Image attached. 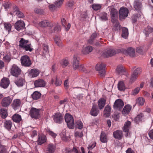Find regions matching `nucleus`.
<instances>
[{
    "mask_svg": "<svg viewBox=\"0 0 153 153\" xmlns=\"http://www.w3.org/2000/svg\"><path fill=\"white\" fill-rule=\"evenodd\" d=\"M138 76L132 74L131 75V77L130 79V81L131 82H134Z\"/></svg>",
    "mask_w": 153,
    "mask_h": 153,
    "instance_id": "obj_59",
    "label": "nucleus"
},
{
    "mask_svg": "<svg viewBox=\"0 0 153 153\" xmlns=\"http://www.w3.org/2000/svg\"><path fill=\"white\" fill-rule=\"evenodd\" d=\"M111 108L109 105L105 107L104 111V116L106 117H108L110 115Z\"/></svg>",
    "mask_w": 153,
    "mask_h": 153,
    "instance_id": "obj_21",
    "label": "nucleus"
},
{
    "mask_svg": "<svg viewBox=\"0 0 153 153\" xmlns=\"http://www.w3.org/2000/svg\"><path fill=\"white\" fill-rule=\"evenodd\" d=\"M79 58L77 55H74L72 59V65L74 70L84 71L85 69L82 65H80L79 62Z\"/></svg>",
    "mask_w": 153,
    "mask_h": 153,
    "instance_id": "obj_1",
    "label": "nucleus"
},
{
    "mask_svg": "<svg viewBox=\"0 0 153 153\" xmlns=\"http://www.w3.org/2000/svg\"><path fill=\"white\" fill-rule=\"evenodd\" d=\"M63 117L60 113H56L53 116V119L56 123H60L62 121Z\"/></svg>",
    "mask_w": 153,
    "mask_h": 153,
    "instance_id": "obj_16",
    "label": "nucleus"
},
{
    "mask_svg": "<svg viewBox=\"0 0 153 153\" xmlns=\"http://www.w3.org/2000/svg\"><path fill=\"white\" fill-rule=\"evenodd\" d=\"M20 61L22 65L24 66L28 67L31 64L29 57L27 55L22 56L21 57Z\"/></svg>",
    "mask_w": 153,
    "mask_h": 153,
    "instance_id": "obj_6",
    "label": "nucleus"
},
{
    "mask_svg": "<svg viewBox=\"0 0 153 153\" xmlns=\"http://www.w3.org/2000/svg\"><path fill=\"white\" fill-rule=\"evenodd\" d=\"M101 7V5L100 4H94L92 5V8L95 10H100Z\"/></svg>",
    "mask_w": 153,
    "mask_h": 153,
    "instance_id": "obj_51",
    "label": "nucleus"
},
{
    "mask_svg": "<svg viewBox=\"0 0 153 153\" xmlns=\"http://www.w3.org/2000/svg\"><path fill=\"white\" fill-rule=\"evenodd\" d=\"M124 50L123 48L118 49L117 51L113 49H109L104 52L102 54V56L104 57H108L114 56L117 53L123 52Z\"/></svg>",
    "mask_w": 153,
    "mask_h": 153,
    "instance_id": "obj_3",
    "label": "nucleus"
},
{
    "mask_svg": "<svg viewBox=\"0 0 153 153\" xmlns=\"http://www.w3.org/2000/svg\"><path fill=\"white\" fill-rule=\"evenodd\" d=\"M15 10L14 13L17 15L18 17L19 18H22L24 17V15L23 13L19 10L18 8L17 7H15L14 8Z\"/></svg>",
    "mask_w": 153,
    "mask_h": 153,
    "instance_id": "obj_40",
    "label": "nucleus"
},
{
    "mask_svg": "<svg viewBox=\"0 0 153 153\" xmlns=\"http://www.w3.org/2000/svg\"><path fill=\"white\" fill-rule=\"evenodd\" d=\"M99 112V110L95 105H93L90 111L91 114L94 116H96Z\"/></svg>",
    "mask_w": 153,
    "mask_h": 153,
    "instance_id": "obj_23",
    "label": "nucleus"
},
{
    "mask_svg": "<svg viewBox=\"0 0 153 153\" xmlns=\"http://www.w3.org/2000/svg\"><path fill=\"white\" fill-rule=\"evenodd\" d=\"M21 105V101L19 99H16L14 100L12 105L13 108L15 109L19 108Z\"/></svg>",
    "mask_w": 153,
    "mask_h": 153,
    "instance_id": "obj_17",
    "label": "nucleus"
},
{
    "mask_svg": "<svg viewBox=\"0 0 153 153\" xmlns=\"http://www.w3.org/2000/svg\"><path fill=\"white\" fill-rule=\"evenodd\" d=\"M113 135L115 138L118 139H122L123 137L122 131L121 130H117L113 133Z\"/></svg>",
    "mask_w": 153,
    "mask_h": 153,
    "instance_id": "obj_20",
    "label": "nucleus"
},
{
    "mask_svg": "<svg viewBox=\"0 0 153 153\" xmlns=\"http://www.w3.org/2000/svg\"><path fill=\"white\" fill-rule=\"evenodd\" d=\"M48 46L47 45H43V55H45L46 54H48Z\"/></svg>",
    "mask_w": 153,
    "mask_h": 153,
    "instance_id": "obj_53",
    "label": "nucleus"
},
{
    "mask_svg": "<svg viewBox=\"0 0 153 153\" xmlns=\"http://www.w3.org/2000/svg\"><path fill=\"white\" fill-rule=\"evenodd\" d=\"M142 13H140L139 14H136L134 15L132 17V19L133 22H136L137 19L139 18Z\"/></svg>",
    "mask_w": 153,
    "mask_h": 153,
    "instance_id": "obj_52",
    "label": "nucleus"
},
{
    "mask_svg": "<svg viewBox=\"0 0 153 153\" xmlns=\"http://www.w3.org/2000/svg\"><path fill=\"white\" fill-rule=\"evenodd\" d=\"M92 50V47L91 46H88L82 48V52L83 54H87L91 52Z\"/></svg>",
    "mask_w": 153,
    "mask_h": 153,
    "instance_id": "obj_24",
    "label": "nucleus"
},
{
    "mask_svg": "<svg viewBox=\"0 0 153 153\" xmlns=\"http://www.w3.org/2000/svg\"><path fill=\"white\" fill-rule=\"evenodd\" d=\"M143 117V115L142 114L140 113L138 114L137 116L135 118L134 121L137 123H138L139 122L141 121Z\"/></svg>",
    "mask_w": 153,
    "mask_h": 153,
    "instance_id": "obj_43",
    "label": "nucleus"
},
{
    "mask_svg": "<svg viewBox=\"0 0 153 153\" xmlns=\"http://www.w3.org/2000/svg\"><path fill=\"white\" fill-rule=\"evenodd\" d=\"M83 134L82 132L76 131L75 133V136L77 137H81L82 136Z\"/></svg>",
    "mask_w": 153,
    "mask_h": 153,
    "instance_id": "obj_64",
    "label": "nucleus"
},
{
    "mask_svg": "<svg viewBox=\"0 0 153 153\" xmlns=\"http://www.w3.org/2000/svg\"><path fill=\"white\" fill-rule=\"evenodd\" d=\"M12 100V99L9 97H5L1 100V105L3 107H7L10 104Z\"/></svg>",
    "mask_w": 153,
    "mask_h": 153,
    "instance_id": "obj_9",
    "label": "nucleus"
},
{
    "mask_svg": "<svg viewBox=\"0 0 153 153\" xmlns=\"http://www.w3.org/2000/svg\"><path fill=\"white\" fill-rule=\"evenodd\" d=\"M153 30V29L149 26H148L145 29L144 33L146 36H148L149 34L152 33Z\"/></svg>",
    "mask_w": 153,
    "mask_h": 153,
    "instance_id": "obj_45",
    "label": "nucleus"
},
{
    "mask_svg": "<svg viewBox=\"0 0 153 153\" xmlns=\"http://www.w3.org/2000/svg\"><path fill=\"white\" fill-rule=\"evenodd\" d=\"M41 96V93L37 91L34 92L33 94L31 95L32 98L34 100H37L39 99L40 97Z\"/></svg>",
    "mask_w": 153,
    "mask_h": 153,
    "instance_id": "obj_34",
    "label": "nucleus"
},
{
    "mask_svg": "<svg viewBox=\"0 0 153 153\" xmlns=\"http://www.w3.org/2000/svg\"><path fill=\"white\" fill-rule=\"evenodd\" d=\"M60 135L62 139L63 140H66L67 138L66 136V133L65 131H64L63 132H62L60 134Z\"/></svg>",
    "mask_w": 153,
    "mask_h": 153,
    "instance_id": "obj_61",
    "label": "nucleus"
},
{
    "mask_svg": "<svg viewBox=\"0 0 153 153\" xmlns=\"http://www.w3.org/2000/svg\"><path fill=\"white\" fill-rule=\"evenodd\" d=\"M131 122L129 121L126 122L124 124L123 129L124 132H127L129 131L130 128Z\"/></svg>",
    "mask_w": 153,
    "mask_h": 153,
    "instance_id": "obj_27",
    "label": "nucleus"
},
{
    "mask_svg": "<svg viewBox=\"0 0 153 153\" xmlns=\"http://www.w3.org/2000/svg\"><path fill=\"white\" fill-rule=\"evenodd\" d=\"M140 90V88L139 87H137L132 91L131 93V94L132 95H136L139 92Z\"/></svg>",
    "mask_w": 153,
    "mask_h": 153,
    "instance_id": "obj_56",
    "label": "nucleus"
},
{
    "mask_svg": "<svg viewBox=\"0 0 153 153\" xmlns=\"http://www.w3.org/2000/svg\"><path fill=\"white\" fill-rule=\"evenodd\" d=\"M15 84L19 87H22L23 86L25 81L22 79H20L16 80L15 82Z\"/></svg>",
    "mask_w": 153,
    "mask_h": 153,
    "instance_id": "obj_42",
    "label": "nucleus"
},
{
    "mask_svg": "<svg viewBox=\"0 0 153 153\" xmlns=\"http://www.w3.org/2000/svg\"><path fill=\"white\" fill-rule=\"evenodd\" d=\"M39 72L38 70L35 69H32L29 73L30 76L32 77H35L37 76L39 74Z\"/></svg>",
    "mask_w": 153,
    "mask_h": 153,
    "instance_id": "obj_32",
    "label": "nucleus"
},
{
    "mask_svg": "<svg viewBox=\"0 0 153 153\" xmlns=\"http://www.w3.org/2000/svg\"><path fill=\"white\" fill-rule=\"evenodd\" d=\"M131 108L132 106L128 104L125 105L122 111L123 114L125 116L128 114L130 112Z\"/></svg>",
    "mask_w": 153,
    "mask_h": 153,
    "instance_id": "obj_19",
    "label": "nucleus"
},
{
    "mask_svg": "<svg viewBox=\"0 0 153 153\" xmlns=\"http://www.w3.org/2000/svg\"><path fill=\"white\" fill-rule=\"evenodd\" d=\"M40 110L41 109H40L32 107L31 108L30 111V115L32 118H38L39 117V113Z\"/></svg>",
    "mask_w": 153,
    "mask_h": 153,
    "instance_id": "obj_7",
    "label": "nucleus"
},
{
    "mask_svg": "<svg viewBox=\"0 0 153 153\" xmlns=\"http://www.w3.org/2000/svg\"><path fill=\"white\" fill-rule=\"evenodd\" d=\"M100 140L102 143H105L106 142V137L105 134L103 132H102L100 137Z\"/></svg>",
    "mask_w": 153,
    "mask_h": 153,
    "instance_id": "obj_49",
    "label": "nucleus"
},
{
    "mask_svg": "<svg viewBox=\"0 0 153 153\" xmlns=\"http://www.w3.org/2000/svg\"><path fill=\"white\" fill-rule=\"evenodd\" d=\"M35 12L39 14H42L44 13V12L42 10L36 8L34 10Z\"/></svg>",
    "mask_w": 153,
    "mask_h": 153,
    "instance_id": "obj_57",
    "label": "nucleus"
},
{
    "mask_svg": "<svg viewBox=\"0 0 153 153\" xmlns=\"http://www.w3.org/2000/svg\"><path fill=\"white\" fill-rule=\"evenodd\" d=\"M10 83L9 79L7 78H3L1 80L0 83V86L4 88H7Z\"/></svg>",
    "mask_w": 153,
    "mask_h": 153,
    "instance_id": "obj_14",
    "label": "nucleus"
},
{
    "mask_svg": "<svg viewBox=\"0 0 153 153\" xmlns=\"http://www.w3.org/2000/svg\"><path fill=\"white\" fill-rule=\"evenodd\" d=\"M99 34L96 33H93L91 35L90 38L88 40V42L90 44H92L95 39L98 37Z\"/></svg>",
    "mask_w": 153,
    "mask_h": 153,
    "instance_id": "obj_28",
    "label": "nucleus"
},
{
    "mask_svg": "<svg viewBox=\"0 0 153 153\" xmlns=\"http://www.w3.org/2000/svg\"><path fill=\"white\" fill-rule=\"evenodd\" d=\"M25 24L22 21H19L17 22L15 25V27L16 29L19 31L24 29L25 28Z\"/></svg>",
    "mask_w": 153,
    "mask_h": 153,
    "instance_id": "obj_12",
    "label": "nucleus"
},
{
    "mask_svg": "<svg viewBox=\"0 0 153 153\" xmlns=\"http://www.w3.org/2000/svg\"><path fill=\"white\" fill-rule=\"evenodd\" d=\"M96 143H94L92 144L89 145L87 148L89 150H91L96 146Z\"/></svg>",
    "mask_w": 153,
    "mask_h": 153,
    "instance_id": "obj_63",
    "label": "nucleus"
},
{
    "mask_svg": "<svg viewBox=\"0 0 153 153\" xmlns=\"http://www.w3.org/2000/svg\"><path fill=\"white\" fill-rule=\"evenodd\" d=\"M65 119L68 127L71 129L74 128V123L73 117L70 114H66L65 117Z\"/></svg>",
    "mask_w": 153,
    "mask_h": 153,
    "instance_id": "obj_2",
    "label": "nucleus"
},
{
    "mask_svg": "<svg viewBox=\"0 0 153 153\" xmlns=\"http://www.w3.org/2000/svg\"><path fill=\"white\" fill-rule=\"evenodd\" d=\"M28 42V40H25L23 38H21L19 41V46L21 48H23L25 47Z\"/></svg>",
    "mask_w": 153,
    "mask_h": 153,
    "instance_id": "obj_33",
    "label": "nucleus"
},
{
    "mask_svg": "<svg viewBox=\"0 0 153 153\" xmlns=\"http://www.w3.org/2000/svg\"><path fill=\"white\" fill-rule=\"evenodd\" d=\"M55 150V146L52 144L48 145L47 148V152L49 153H53Z\"/></svg>",
    "mask_w": 153,
    "mask_h": 153,
    "instance_id": "obj_39",
    "label": "nucleus"
},
{
    "mask_svg": "<svg viewBox=\"0 0 153 153\" xmlns=\"http://www.w3.org/2000/svg\"><path fill=\"white\" fill-rule=\"evenodd\" d=\"M4 28L6 30L9 32L11 30V26L9 23H5L4 24Z\"/></svg>",
    "mask_w": 153,
    "mask_h": 153,
    "instance_id": "obj_48",
    "label": "nucleus"
},
{
    "mask_svg": "<svg viewBox=\"0 0 153 153\" xmlns=\"http://www.w3.org/2000/svg\"><path fill=\"white\" fill-rule=\"evenodd\" d=\"M145 100L142 97L138 98L137 100V103L140 105H143L144 103Z\"/></svg>",
    "mask_w": 153,
    "mask_h": 153,
    "instance_id": "obj_50",
    "label": "nucleus"
},
{
    "mask_svg": "<svg viewBox=\"0 0 153 153\" xmlns=\"http://www.w3.org/2000/svg\"><path fill=\"white\" fill-rule=\"evenodd\" d=\"M38 25L39 27H46L48 26L52 27L53 26V25L51 22L47 20H44L40 22Z\"/></svg>",
    "mask_w": 153,
    "mask_h": 153,
    "instance_id": "obj_15",
    "label": "nucleus"
},
{
    "mask_svg": "<svg viewBox=\"0 0 153 153\" xmlns=\"http://www.w3.org/2000/svg\"><path fill=\"white\" fill-rule=\"evenodd\" d=\"M69 64V61L67 59H63L60 62V64L63 68H65Z\"/></svg>",
    "mask_w": 153,
    "mask_h": 153,
    "instance_id": "obj_44",
    "label": "nucleus"
},
{
    "mask_svg": "<svg viewBox=\"0 0 153 153\" xmlns=\"http://www.w3.org/2000/svg\"><path fill=\"white\" fill-rule=\"evenodd\" d=\"M4 127L8 131L11 130L12 126V123L9 120H7L4 122Z\"/></svg>",
    "mask_w": 153,
    "mask_h": 153,
    "instance_id": "obj_22",
    "label": "nucleus"
},
{
    "mask_svg": "<svg viewBox=\"0 0 153 153\" xmlns=\"http://www.w3.org/2000/svg\"><path fill=\"white\" fill-rule=\"evenodd\" d=\"M0 153H7V148L6 146L2 144L0 141Z\"/></svg>",
    "mask_w": 153,
    "mask_h": 153,
    "instance_id": "obj_38",
    "label": "nucleus"
},
{
    "mask_svg": "<svg viewBox=\"0 0 153 153\" xmlns=\"http://www.w3.org/2000/svg\"><path fill=\"white\" fill-rule=\"evenodd\" d=\"M46 82L42 79H38L35 80L34 84L35 87H44L46 85Z\"/></svg>",
    "mask_w": 153,
    "mask_h": 153,
    "instance_id": "obj_13",
    "label": "nucleus"
},
{
    "mask_svg": "<svg viewBox=\"0 0 153 153\" xmlns=\"http://www.w3.org/2000/svg\"><path fill=\"white\" fill-rule=\"evenodd\" d=\"M129 13L128 9L124 7H121L119 10V18L120 20L127 18Z\"/></svg>",
    "mask_w": 153,
    "mask_h": 153,
    "instance_id": "obj_5",
    "label": "nucleus"
},
{
    "mask_svg": "<svg viewBox=\"0 0 153 153\" xmlns=\"http://www.w3.org/2000/svg\"><path fill=\"white\" fill-rule=\"evenodd\" d=\"M22 49L26 51H29L30 52H31L33 50L31 44H27Z\"/></svg>",
    "mask_w": 153,
    "mask_h": 153,
    "instance_id": "obj_47",
    "label": "nucleus"
},
{
    "mask_svg": "<svg viewBox=\"0 0 153 153\" xmlns=\"http://www.w3.org/2000/svg\"><path fill=\"white\" fill-rule=\"evenodd\" d=\"M0 114L1 117L4 119L8 115L7 111L6 109L1 108L0 111Z\"/></svg>",
    "mask_w": 153,
    "mask_h": 153,
    "instance_id": "obj_36",
    "label": "nucleus"
},
{
    "mask_svg": "<svg viewBox=\"0 0 153 153\" xmlns=\"http://www.w3.org/2000/svg\"><path fill=\"white\" fill-rule=\"evenodd\" d=\"M106 101L104 99H100L98 101V106L100 109H102L105 106Z\"/></svg>",
    "mask_w": 153,
    "mask_h": 153,
    "instance_id": "obj_29",
    "label": "nucleus"
},
{
    "mask_svg": "<svg viewBox=\"0 0 153 153\" xmlns=\"http://www.w3.org/2000/svg\"><path fill=\"white\" fill-rule=\"evenodd\" d=\"M100 19L102 20H106L108 19L107 16V14L105 13H103L100 16Z\"/></svg>",
    "mask_w": 153,
    "mask_h": 153,
    "instance_id": "obj_55",
    "label": "nucleus"
},
{
    "mask_svg": "<svg viewBox=\"0 0 153 153\" xmlns=\"http://www.w3.org/2000/svg\"><path fill=\"white\" fill-rule=\"evenodd\" d=\"M63 0H59L56 1L55 4L56 6L57 7L60 6L62 4Z\"/></svg>",
    "mask_w": 153,
    "mask_h": 153,
    "instance_id": "obj_58",
    "label": "nucleus"
},
{
    "mask_svg": "<svg viewBox=\"0 0 153 153\" xmlns=\"http://www.w3.org/2000/svg\"><path fill=\"white\" fill-rule=\"evenodd\" d=\"M118 12L115 9L113 8L111 9L110 11V15L111 16L112 22L115 21V18L117 16Z\"/></svg>",
    "mask_w": 153,
    "mask_h": 153,
    "instance_id": "obj_25",
    "label": "nucleus"
},
{
    "mask_svg": "<svg viewBox=\"0 0 153 153\" xmlns=\"http://www.w3.org/2000/svg\"><path fill=\"white\" fill-rule=\"evenodd\" d=\"M124 105V103L123 101L119 99L116 100L114 105V108L115 109H120Z\"/></svg>",
    "mask_w": 153,
    "mask_h": 153,
    "instance_id": "obj_11",
    "label": "nucleus"
},
{
    "mask_svg": "<svg viewBox=\"0 0 153 153\" xmlns=\"http://www.w3.org/2000/svg\"><path fill=\"white\" fill-rule=\"evenodd\" d=\"M128 35V29L126 27H123L122 29V36L123 38L126 39Z\"/></svg>",
    "mask_w": 153,
    "mask_h": 153,
    "instance_id": "obj_37",
    "label": "nucleus"
},
{
    "mask_svg": "<svg viewBox=\"0 0 153 153\" xmlns=\"http://www.w3.org/2000/svg\"><path fill=\"white\" fill-rule=\"evenodd\" d=\"M54 41L56 44L59 47H62L63 46V44L59 37L56 36L54 39Z\"/></svg>",
    "mask_w": 153,
    "mask_h": 153,
    "instance_id": "obj_41",
    "label": "nucleus"
},
{
    "mask_svg": "<svg viewBox=\"0 0 153 153\" xmlns=\"http://www.w3.org/2000/svg\"><path fill=\"white\" fill-rule=\"evenodd\" d=\"M12 120L13 121L16 123L19 122L22 120L21 116L19 114H16L12 116Z\"/></svg>",
    "mask_w": 153,
    "mask_h": 153,
    "instance_id": "obj_30",
    "label": "nucleus"
},
{
    "mask_svg": "<svg viewBox=\"0 0 153 153\" xmlns=\"http://www.w3.org/2000/svg\"><path fill=\"white\" fill-rule=\"evenodd\" d=\"M74 2L73 1H68L66 4L67 7H71L74 5Z\"/></svg>",
    "mask_w": 153,
    "mask_h": 153,
    "instance_id": "obj_60",
    "label": "nucleus"
},
{
    "mask_svg": "<svg viewBox=\"0 0 153 153\" xmlns=\"http://www.w3.org/2000/svg\"><path fill=\"white\" fill-rule=\"evenodd\" d=\"M75 126L76 128L79 129H82L83 127L82 123L80 121L78 120L76 122Z\"/></svg>",
    "mask_w": 153,
    "mask_h": 153,
    "instance_id": "obj_46",
    "label": "nucleus"
},
{
    "mask_svg": "<svg viewBox=\"0 0 153 153\" xmlns=\"http://www.w3.org/2000/svg\"><path fill=\"white\" fill-rule=\"evenodd\" d=\"M124 49L123 52H124L126 51L127 52L128 54L131 56L134 57L135 56V51L134 48H128L127 50H126Z\"/></svg>",
    "mask_w": 153,
    "mask_h": 153,
    "instance_id": "obj_31",
    "label": "nucleus"
},
{
    "mask_svg": "<svg viewBox=\"0 0 153 153\" xmlns=\"http://www.w3.org/2000/svg\"><path fill=\"white\" fill-rule=\"evenodd\" d=\"M21 72L20 69L16 65L14 64L13 65L10 70V73L12 75L17 77L20 74Z\"/></svg>",
    "mask_w": 153,
    "mask_h": 153,
    "instance_id": "obj_8",
    "label": "nucleus"
},
{
    "mask_svg": "<svg viewBox=\"0 0 153 153\" xmlns=\"http://www.w3.org/2000/svg\"><path fill=\"white\" fill-rule=\"evenodd\" d=\"M106 66L105 64L103 63H99L97 64L95 67L96 70L98 71L101 76H103L105 74L104 68Z\"/></svg>",
    "mask_w": 153,
    "mask_h": 153,
    "instance_id": "obj_4",
    "label": "nucleus"
},
{
    "mask_svg": "<svg viewBox=\"0 0 153 153\" xmlns=\"http://www.w3.org/2000/svg\"><path fill=\"white\" fill-rule=\"evenodd\" d=\"M46 141V137L44 135H41L39 136L37 142L38 144L41 145L45 142Z\"/></svg>",
    "mask_w": 153,
    "mask_h": 153,
    "instance_id": "obj_26",
    "label": "nucleus"
},
{
    "mask_svg": "<svg viewBox=\"0 0 153 153\" xmlns=\"http://www.w3.org/2000/svg\"><path fill=\"white\" fill-rule=\"evenodd\" d=\"M134 8L138 12H141L143 8L141 2L139 0H135L133 3Z\"/></svg>",
    "mask_w": 153,
    "mask_h": 153,
    "instance_id": "obj_10",
    "label": "nucleus"
},
{
    "mask_svg": "<svg viewBox=\"0 0 153 153\" xmlns=\"http://www.w3.org/2000/svg\"><path fill=\"white\" fill-rule=\"evenodd\" d=\"M141 72L140 68H138L134 71L133 74L138 76V75L141 74Z\"/></svg>",
    "mask_w": 153,
    "mask_h": 153,
    "instance_id": "obj_54",
    "label": "nucleus"
},
{
    "mask_svg": "<svg viewBox=\"0 0 153 153\" xmlns=\"http://www.w3.org/2000/svg\"><path fill=\"white\" fill-rule=\"evenodd\" d=\"M116 71L117 73L121 75L124 74L126 73L124 68L121 65H119L117 66Z\"/></svg>",
    "mask_w": 153,
    "mask_h": 153,
    "instance_id": "obj_18",
    "label": "nucleus"
},
{
    "mask_svg": "<svg viewBox=\"0 0 153 153\" xmlns=\"http://www.w3.org/2000/svg\"><path fill=\"white\" fill-rule=\"evenodd\" d=\"M117 88L120 91H124L126 89L125 85L123 81H121L119 82Z\"/></svg>",
    "mask_w": 153,
    "mask_h": 153,
    "instance_id": "obj_35",
    "label": "nucleus"
},
{
    "mask_svg": "<svg viewBox=\"0 0 153 153\" xmlns=\"http://www.w3.org/2000/svg\"><path fill=\"white\" fill-rule=\"evenodd\" d=\"M62 82L59 80L57 78L56 79V80L55 83V85L56 86H59L61 84Z\"/></svg>",
    "mask_w": 153,
    "mask_h": 153,
    "instance_id": "obj_62",
    "label": "nucleus"
}]
</instances>
